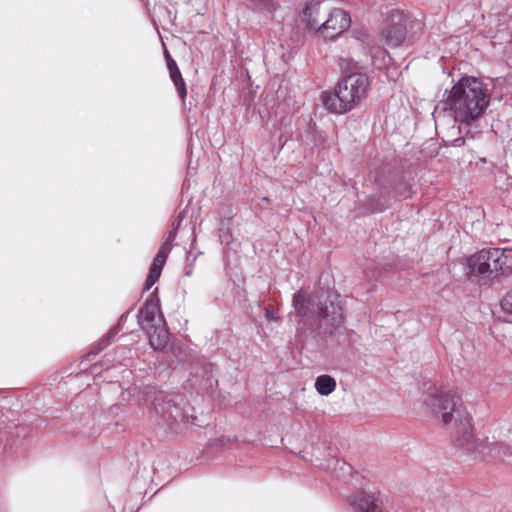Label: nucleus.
Returning a JSON list of instances; mask_svg holds the SVG:
<instances>
[{"label":"nucleus","mask_w":512,"mask_h":512,"mask_svg":"<svg viewBox=\"0 0 512 512\" xmlns=\"http://www.w3.org/2000/svg\"><path fill=\"white\" fill-rule=\"evenodd\" d=\"M139 326L146 332L151 348L163 351L169 344V332L160 311L159 299L153 294L137 313Z\"/></svg>","instance_id":"6"},{"label":"nucleus","mask_w":512,"mask_h":512,"mask_svg":"<svg viewBox=\"0 0 512 512\" xmlns=\"http://www.w3.org/2000/svg\"><path fill=\"white\" fill-rule=\"evenodd\" d=\"M337 466L339 467L340 470L343 471V474H342L343 477L345 474H351V472H352V466L347 464L344 461H342V462L337 461Z\"/></svg>","instance_id":"21"},{"label":"nucleus","mask_w":512,"mask_h":512,"mask_svg":"<svg viewBox=\"0 0 512 512\" xmlns=\"http://www.w3.org/2000/svg\"><path fill=\"white\" fill-rule=\"evenodd\" d=\"M218 385V380L215 379L212 375L207 378L206 381V389H213L214 386Z\"/></svg>","instance_id":"22"},{"label":"nucleus","mask_w":512,"mask_h":512,"mask_svg":"<svg viewBox=\"0 0 512 512\" xmlns=\"http://www.w3.org/2000/svg\"><path fill=\"white\" fill-rule=\"evenodd\" d=\"M190 256L191 254H189L187 256V264L185 265L184 267V275L187 276V277H190L192 274H193V269H194V264L193 262L195 261V257L193 258L192 262L190 261Z\"/></svg>","instance_id":"20"},{"label":"nucleus","mask_w":512,"mask_h":512,"mask_svg":"<svg viewBox=\"0 0 512 512\" xmlns=\"http://www.w3.org/2000/svg\"><path fill=\"white\" fill-rule=\"evenodd\" d=\"M351 25L350 15L342 9H334L329 18L319 27V32L325 38H335Z\"/></svg>","instance_id":"9"},{"label":"nucleus","mask_w":512,"mask_h":512,"mask_svg":"<svg viewBox=\"0 0 512 512\" xmlns=\"http://www.w3.org/2000/svg\"><path fill=\"white\" fill-rule=\"evenodd\" d=\"M339 296L319 288L307 296L303 289L293 295L292 305L301 320L309 322L310 334L325 340L343 324L342 308L337 302Z\"/></svg>","instance_id":"3"},{"label":"nucleus","mask_w":512,"mask_h":512,"mask_svg":"<svg viewBox=\"0 0 512 512\" xmlns=\"http://www.w3.org/2000/svg\"><path fill=\"white\" fill-rule=\"evenodd\" d=\"M175 85L179 97L184 100L187 95L186 84L183 78L172 81Z\"/></svg>","instance_id":"17"},{"label":"nucleus","mask_w":512,"mask_h":512,"mask_svg":"<svg viewBox=\"0 0 512 512\" xmlns=\"http://www.w3.org/2000/svg\"><path fill=\"white\" fill-rule=\"evenodd\" d=\"M136 335L131 334L130 336H124L121 338L122 343L120 344L121 347H127V338L132 337L134 338Z\"/></svg>","instance_id":"26"},{"label":"nucleus","mask_w":512,"mask_h":512,"mask_svg":"<svg viewBox=\"0 0 512 512\" xmlns=\"http://www.w3.org/2000/svg\"><path fill=\"white\" fill-rule=\"evenodd\" d=\"M166 62H167V68H168L169 71L170 70H176L178 68L177 63H176V61L173 58L168 60V61H166Z\"/></svg>","instance_id":"25"},{"label":"nucleus","mask_w":512,"mask_h":512,"mask_svg":"<svg viewBox=\"0 0 512 512\" xmlns=\"http://www.w3.org/2000/svg\"><path fill=\"white\" fill-rule=\"evenodd\" d=\"M247 4L263 11L273 12L276 10V4L272 0H246Z\"/></svg>","instance_id":"15"},{"label":"nucleus","mask_w":512,"mask_h":512,"mask_svg":"<svg viewBox=\"0 0 512 512\" xmlns=\"http://www.w3.org/2000/svg\"><path fill=\"white\" fill-rule=\"evenodd\" d=\"M350 504L357 512H381L379 500L373 494L366 492L353 496Z\"/></svg>","instance_id":"11"},{"label":"nucleus","mask_w":512,"mask_h":512,"mask_svg":"<svg viewBox=\"0 0 512 512\" xmlns=\"http://www.w3.org/2000/svg\"><path fill=\"white\" fill-rule=\"evenodd\" d=\"M266 318L268 320H272L274 318V312L270 311L269 309H266Z\"/></svg>","instance_id":"27"},{"label":"nucleus","mask_w":512,"mask_h":512,"mask_svg":"<svg viewBox=\"0 0 512 512\" xmlns=\"http://www.w3.org/2000/svg\"><path fill=\"white\" fill-rule=\"evenodd\" d=\"M169 75L172 81L183 78L179 68H177L176 70H170Z\"/></svg>","instance_id":"23"},{"label":"nucleus","mask_w":512,"mask_h":512,"mask_svg":"<svg viewBox=\"0 0 512 512\" xmlns=\"http://www.w3.org/2000/svg\"><path fill=\"white\" fill-rule=\"evenodd\" d=\"M370 207H371L372 211H374V212H382L383 210L386 209V205H384V204L374 205L373 203H370Z\"/></svg>","instance_id":"24"},{"label":"nucleus","mask_w":512,"mask_h":512,"mask_svg":"<svg viewBox=\"0 0 512 512\" xmlns=\"http://www.w3.org/2000/svg\"><path fill=\"white\" fill-rule=\"evenodd\" d=\"M319 11H320V1L310 0L306 3V5L302 11L301 18H302V21L305 22L306 27L308 29H311V30L317 29V31L319 32V27H321V25H319V22L317 20Z\"/></svg>","instance_id":"12"},{"label":"nucleus","mask_w":512,"mask_h":512,"mask_svg":"<svg viewBox=\"0 0 512 512\" xmlns=\"http://www.w3.org/2000/svg\"><path fill=\"white\" fill-rule=\"evenodd\" d=\"M171 251V244L165 241L156 254L146 278L144 290H149L159 280L165 262Z\"/></svg>","instance_id":"10"},{"label":"nucleus","mask_w":512,"mask_h":512,"mask_svg":"<svg viewBox=\"0 0 512 512\" xmlns=\"http://www.w3.org/2000/svg\"><path fill=\"white\" fill-rule=\"evenodd\" d=\"M409 189L407 183H400L395 187V193L399 197L407 198L409 196Z\"/></svg>","instance_id":"19"},{"label":"nucleus","mask_w":512,"mask_h":512,"mask_svg":"<svg viewBox=\"0 0 512 512\" xmlns=\"http://www.w3.org/2000/svg\"><path fill=\"white\" fill-rule=\"evenodd\" d=\"M503 312L511 317L512 321V291L508 292L501 300Z\"/></svg>","instance_id":"16"},{"label":"nucleus","mask_w":512,"mask_h":512,"mask_svg":"<svg viewBox=\"0 0 512 512\" xmlns=\"http://www.w3.org/2000/svg\"><path fill=\"white\" fill-rule=\"evenodd\" d=\"M424 404L441 419L450 432L454 446L468 458H491L512 465V446L502 441L488 443L487 439L475 436L472 417L455 390L431 384L427 388Z\"/></svg>","instance_id":"2"},{"label":"nucleus","mask_w":512,"mask_h":512,"mask_svg":"<svg viewBox=\"0 0 512 512\" xmlns=\"http://www.w3.org/2000/svg\"><path fill=\"white\" fill-rule=\"evenodd\" d=\"M490 100L491 93L480 79L462 77L450 90H445L432 112L436 130L443 134L445 142L461 147L465 136L473 138L480 132L479 121Z\"/></svg>","instance_id":"1"},{"label":"nucleus","mask_w":512,"mask_h":512,"mask_svg":"<svg viewBox=\"0 0 512 512\" xmlns=\"http://www.w3.org/2000/svg\"><path fill=\"white\" fill-rule=\"evenodd\" d=\"M369 80L366 74L351 73L344 77L333 92L321 96L326 109L335 114L353 110L367 95Z\"/></svg>","instance_id":"4"},{"label":"nucleus","mask_w":512,"mask_h":512,"mask_svg":"<svg viewBox=\"0 0 512 512\" xmlns=\"http://www.w3.org/2000/svg\"><path fill=\"white\" fill-rule=\"evenodd\" d=\"M380 54L384 55L385 54V51H379Z\"/></svg>","instance_id":"29"},{"label":"nucleus","mask_w":512,"mask_h":512,"mask_svg":"<svg viewBox=\"0 0 512 512\" xmlns=\"http://www.w3.org/2000/svg\"><path fill=\"white\" fill-rule=\"evenodd\" d=\"M144 395L152 400L154 411L166 425H173L178 421L189 422L183 409L174 401L170 394L158 390L155 386H145Z\"/></svg>","instance_id":"7"},{"label":"nucleus","mask_w":512,"mask_h":512,"mask_svg":"<svg viewBox=\"0 0 512 512\" xmlns=\"http://www.w3.org/2000/svg\"><path fill=\"white\" fill-rule=\"evenodd\" d=\"M469 276L497 277L512 272V249H482L467 259Z\"/></svg>","instance_id":"5"},{"label":"nucleus","mask_w":512,"mask_h":512,"mask_svg":"<svg viewBox=\"0 0 512 512\" xmlns=\"http://www.w3.org/2000/svg\"><path fill=\"white\" fill-rule=\"evenodd\" d=\"M129 315V311H126L121 315L116 325H114L106 335H104L96 345V351L95 352H102L103 350L107 349L111 343L116 341V336L119 334L121 326L124 322V320Z\"/></svg>","instance_id":"13"},{"label":"nucleus","mask_w":512,"mask_h":512,"mask_svg":"<svg viewBox=\"0 0 512 512\" xmlns=\"http://www.w3.org/2000/svg\"><path fill=\"white\" fill-rule=\"evenodd\" d=\"M183 217H182V213H180L177 218L173 221L172 223V227L173 229L169 232V235H168V238L166 241H168V243H170V241H173L175 236H176V230L179 228L180 224H181V221H182Z\"/></svg>","instance_id":"18"},{"label":"nucleus","mask_w":512,"mask_h":512,"mask_svg":"<svg viewBox=\"0 0 512 512\" xmlns=\"http://www.w3.org/2000/svg\"><path fill=\"white\" fill-rule=\"evenodd\" d=\"M335 388L336 381L330 375H320L315 380V389L320 395L328 396Z\"/></svg>","instance_id":"14"},{"label":"nucleus","mask_w":512,"mask_h":512,"mask_svg":"<svg viewBox=\"0 0 512 512\" xmlns=\"http://www.w3.org/2000/svg\"><path fill=\"white\" fill-rule=\"evenodd\" d=\"M407 15L398 9L389 11L386 27L382 31L386 43L389 46H400L406 39Z\"/></svg>","instance_id":"8"},{"label":"nucleus","mask_w":512,"mask_h":512,"mask_svg":"<svg viewBox=\"0 0 512 512\" xmlns=\"http://www.w3.org/2000/svg\"><path fill=\"white\" fill-rule=\"evenodd\" d=\"M164 55H165L166 61L172 59V56L170 55V53H169V51L167 49H165Z\"/></svg>","instance_id":"28"}]
</instances>
